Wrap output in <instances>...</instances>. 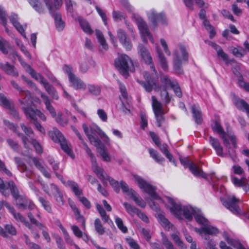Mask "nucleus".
Returning <instances> with one entry per match:
<instances>
[{
	"label": "nucleus",
	"mask_w": 249,
	"mask_h": 249,
	"mask_svg": "<svg viewBox=\"0 0 249 249\" xmlns=\"http://www.w3.org/2000/svg\"><path fill=\"white\" fill-rule=\"evenodd\" d=\"M168 202L171 205V213L177 217H180L182 215L188 220L191 221L193 215L195 219L196 215L198 216L199 218L203 216L199 210L195 209L190 205L181 206L180 204L176 203L171 198H168Z\"/></svg>",
	"instance_id": "nucleus-1"
},
{
	"label": "nucleus",
	"mask_w": 249,
	"mask_h": 249,
	"mask_svg": "<svg viewBox=\"0 0 249 249\" xmlns=\"http://www.w3.org/2000/svg\"><path fill=\"white\" fill-rule=\"evenodd\" d=\"M115 66L120 73L125 78L129 76L128 72L133 71L134 67L130 57L125 54L119 56L115 61Z\"/></svg>",
	"instance_id": "nucleus-2"
},
{
	"label": "nucleus",
	"mask_w": 249,
	"mask_h": 249,
	"mask_svg": "<svg viewBox=\"0 0 249 249\" xmlns=\"http://www.w3.org/2000/svg\"><path fill=\"white\" fill-rule=\"evenodd\" d=\"M135 182L138 185L139 187L150 195L153 199L161 200L160 197L156 193V188L145 179L137 175H133Z\"/></svg>",
	"instance_id": "nucleus-3"
},
{
	"label": "nucleus",
	"mask_w": 249,
	"mask_h": 249,
	"mask_svg": "<svg viewBox=\"0 0 249 249\" xmlns=\"http://www.w3.org/2000/svg\"><path fill=\"white\" fill-rule=\"evenodd\" d=\"M143 75L146 82L139 80H138L137 82L144 88L147 92H150L153 89L156 91L160 90V87L148 72L144 71Z\"/></svg>",
	"instance_id": "nucleus-4"
},
{
	"label": "nucleus",
	"mask_w": 249,
	"mask_h": 249,
	"mask_svg": "<svg viewBox=\"0 0 249 249\" xmlns=\"http://www.w3.org/2000/svg\"><path fill=\"white\" fill-rule=\"evenodd\" d=\"M67 185L71 189L74 195L78 197L79 201L87 209H89L91 208L90 203L86 197L80 196L83 195V191L79 188L78 184L74 181L68 180Z\"/></svg>",
	"instance_id": "nucleus-5"
},
{
	"label": "nucleus",
	"mask_w": 249,
	"mask_h": 249,
	"mask_svg": "<svg viewBox=\"0 0 249 249\" xmlns=\"http://www.w3.org/2000/svg\"><path fill=\"white\" fill-rule=\"evenodd\" d=\"M20 95H25L23 99H18V102L22 106V109L24 114L26 117H28V115L30 113L31 110L34 109L32 107V106L34 105V103L32 101L31 93L28 90H25L22 92Z\"/></svg>",
	"instance_id": "nucleus-6"
},
{
	"label": "nucleus",
	"mask_w": 249,
	"mask_h": 249,
	"mask_svg": "<svg viewBox=\"0 0 249 249\" xmlns=\"http://www.w3.org/2000/svg\"><path fill=\"white\" fill-rule=\"evenodd\" d=\"M138 54L141 57V60L145 64L150 65L153 72L157 75V72L153 63L152 58L147 49L142 44L138 45Z\"/></svg>",
	"instance_id": "nucleus-7"
},
{
	"label": "nucleus",
	"mask_w": 249,
	"mask_h": 249,
	"mask_svg": "<svg viewBox=\"0 0 249 249\" xmlns=\"http://www.w3.org/2000/svg\"><path fill=\"white\" fill-rule=\"evenodd\" d=\"M45 3L51 15L55 21V27L57 30L62 31L65 27V22L62 20L61 15L58 12H56L50 0H45Z\"/></svg>",
	"instance_id": "nucleus-8"
},
{
	"label": "nucleus",
	"mask_w": 249,
	"mask_h": 249,
	"mask_svg": "<svg viewBox=\"0 0 249 249\" xmlns=\"http://www.w3.org/2000/svg\"><path fill=\"white\" fill-rule=\"evenodd\" d=\"M0 104L4 108L8 109L9 114L16 120H20L18 112L15 108L14 103L8 100L2 94H0Z\"/></svg>",
	"instance_id": "nucleus-9"
},
{
	"label": "nucleus",
	"mask_w": 249,
	"mask_h": 249,
	"mask_svg": "<svg viewBox=\"0 0 249 249\" xmlns=\"http://www.w3.org/2000/svg\"><path fill=\"white\" fill-rule=\"evenodd\" d=\"M196 221L199 224L202 225L201 231L204 233L209 235H216L218 233L219 231L215 227L212 226L209 224L208 220L204 216L199 218L198 216L196 217Z\"/></svg>",
	"instance_id": "nucleus-10"
},
{
	"label": "nucleus",
	"mask_w": 249,
	"mask_h": 249,
	"mask_svg": "<svg viewBox=\"0 0 249 249\" xmlns=\"http://www.w3.org/2000/svg\"><path fill=\"white\" fill-rule=\"evenodd\" d=\"M148 18L155 28L158 26V21L163 25L167 24V20L163 13H157L153 10L148 14Z\"/></svg>",
	"instance_id": "nucleus-11"
},
{
	"label": "nucleus",
	"mask_w": 249,
	"mask_h": 249,
	"mask_svg": "<svg viewBox=\"0 0 249 249\" xmlns=\"http://www.w3.org/2000/svg\"><path fill=\"white\" fill-rule=\"evenodd\" d=\"M136 20L141 34L143 36H148L151 42H153L152 35L150 34L145 21L141 17L139 16L136 18Z\"/></svg>",
	"instance_id": "nucleus-12"
},
{
	"label": "nucleus",
	"mask_w": 249,
	"mask_h": 249,
	"mask_svg": "<svg viewBox=\"0 0 249 249\" xmlns=\"http://www.w3.org/2000/svg\"><path fill=\"white\" fill-rule=\"evenodd\" d=\"M238 200L233 196L232 198H228L227 200L223 202V205L229 210L234 213H239L240 210L237 204Z\"/></svg>",
	"instance_id": "nucleus-13"
},
{
	"label": "nucleus",
	"mask_w": 249,
	"mask_h": 249,
	"mask_svg": "<svg viewBox=\"0 0 249 249\" xmlns=\"http://www.w3.org/2000/svg\"><path fill=\"white\" fill-rule=\"evenodd\" d=\"M232 102L235 106L239 110H245L249 117V104L244 100L239 98L234 93H232Z\"/></svg>",
	"instance_id": "nucleus-14"
},
{
	"label": "nucleus",
	"mask_w": 249,
	"mask_h": 249,
	"mask_svg": "<svg viewBox=\"0 0 249 249\" xmlns=\"http://www.w3.org/2000/svg\"><path fill=\"white\" fill-rule=\"evenodd\" d=\"M95 147L97 148V152L103 161L106 162H110L111 161L108 150L105 145L102 143L101 140L99 142V145Z\"/></svg>",
	"instance_id": "nucleus-15"
},
{
	"label": "nucleus",
	"mask_w": 249,
	"mask_h": 249,
	"mask_svg": "<svg viewBox=\"0 0 249 249\" xmlns=\"http://www.w3.org/2000/svg\"><path fill=\"white\" fill-rule=\"evenodd\" d=\"M212 127L213 132L222 134L221 138L223 139L224 145L226 147L230 148L229 141L227 138L226 134L220 124L217 121H215L214 124L212 125Z\"/></svg>",
	"instance_id": "nucleus-16"
},
{
	"label": "nucleus",
	"mask_w": 249,
	"mask_h": 249,
	"mask_svg": "<svg viewBox=\"0 0 249 249\" xmlns=\"http://www.w3.org/2000/svg\"><path fill=\"white\" fill-rule=\"evenodd\" d=\"M89 157L90 158L91 161L92 163V168L93 171V172L96 174V175L98 176L99 178H103L104 177H105L104 175V170L102 168H100L98 164L97 163L96 159L94 155V154L92 153V152H90L87 154Z\"/></svg>",
	"instance_id": "nucleus-17"
},
{
	"label": "nucleus",
	"mask_w": 249,
	"mask_h": 249,
	"mask_svg": "<svg viewBox=\"0 0 249 249\" xmlns=\"http://www.w3.org/2000/svg\"><path fill=\"white\" fill-rule=\"evenodd\" d=\"M89 157L90 158L91 161L92 163V168L93 171V172L96 174V175L98 176L99 178H103L104 177H105L104 175V170L102 168H100L98 164L97 163L96 159L94 155V154L92 153V152H90L87 154Z\"/></svg>",
	"instance_id": "nucleus-18"
},
{
	"label": "nucleus",
	"mask_w": 249,
	"mask_h": 249,
	"mask_svg": "<svg viewBox=\"0 0 249 249\" xmlns=\"http://www.w3.org/2000/svg\"><path fill=\"white\" fill-rule=\"evenodd\" d=\"M117 37L120 42L122 44L124 47L128 50H130L132 48V45L129 41V39L127 38V35L125 32L122 29H119L117 32Z\"/></svg>",
	"instance_id": "nucleus-19"
},
{
	"label": "nucleus",
	"mask_w": 249,
	"mask_h": 249,
	"mask_svg": "<svg viewBox=\"0 0 249 249\" xmlns=\"http://www.w3.org/2000/svg\"><path fill=\"white\" fill-rule=\"evenodd\" d=\"M71 86L75 89L85 90L86 88L85 83L75 75L69 79Z\"/></svg>",
	"instance_id": "nucleus-20"
},
{
	"label": "nucleus",
	"mask_w": 249,
	"mask_h": 249,
	"mask_svg": "<svg viewBox=\"0 0 249 249\" xmlns=\"http://www.w3.org/2000/svg\"><path fill=\"white\" fill-rule=\"evenodd\" d=\"M241 63L236 64L232 68V71L235 76L238 77V84L239 86L241 88L243 85L246 83L244 81V78L242 74L240 73L241 67Z\"/></svg>",
	"instance_id": "nucleus-21"
},
{
	"label": "nucleus",
	"mask_w": 249,
	"mask_h": 249,
	"mask_svg": "<svg viewBox=\"0 0 249 249\" xmlns=\"http://www.w3.org/2000/svg\"><path fill=\"white\" fill-rule=\"evenodd\" d=\"M223 236L224 237L225 240L227 243L231 246L233 247L236 249H246L240 242L238 240H236L230 238L227 232L224 231L223 233Z\"/></svg>",
	"instance_id": "nucleus-22"
},
{
	"label": "nucleus",
	"mask_w": 249,
	"mask_h": 249,
	"mask_svg": "<svg viewBox=\"0 0 249 249\" xmlns=\"http://www.w3.org/2000/svg\"><path fill=\"white\" fill-rule=\"evenodd\" d=\"M82 127L85 132V134L87 136L90 142L93 144L94 146H97L99 145V142H100V140L95 137L94 135H92L90 131V129H89V127L86 124H82Z\"/></svg>",
	"instance_id": "nucleus-23"
},
{
	"label": "nucleus",
	"mask_w": 249,
	"mask_h": 249,
	"mask_svg": "<svg viewBox=\"0 0 249 249\" xmlns=\"http://www.w3.org/2000/svg\"><path fill=\"white\" fill-rule=\"evenodd\" d=\"M48 135L50 138L56 143H59L65 139L62 134L56 128H53V130L49 131Z\"/></svg>",
	"instance_id": "nucleus-24"
},
{
	"label": "nucleus",
	"mask_w": 249,
	"mask_h": 249,
	"mask_svg": "<svg viewBox=\"0 0 249 249\" xmlns=\"http://www.w3.org/2000/svg\"><path fill=\"white\" fill-rule=\"evenodd\" d=\"M0 68L7 74L13 76H18V71H16L14 66L7 62L5 64H0Z\"/></svg>",
	"instance_id": "nucleus-25"
},
{
	"label": "nucleus",
	"mask_w": 249,
	"mask_h": 249,
	"mask_svg": "<svg viewBox=\"0 0 249 249\" xmlns=\"http://www.w3.org/2000/svg\"><path fill=\"white\" fill-rule=\"evenodd\" d=\"M41 97L43 100V102L46 106L47 110L49 111L51 116L53 118L56 117V112L54 108L52 105L49 97L44 93H42L41 94Z\"/></svg>",
	"instance_id": "nucleus-26"
},
{
	"label": "nucleus",
	"mask_w": 249,
	"mask_h": 249,
	"mask_svg": "<svg viewBox=\"0 0 249 249\" xmlns=\"http://www.w3.org/2000/svg\"><path fill=\"white\" fill-rule=\"evenodd\" d=\"M174 69L176 72L178 74L183 73L182 68V61L176 52L174 53Z\"/></svg>",
	"instance_id": "nucleus-27"
},
{
	"label": "nucleus",
	"mask_w": 249,
	"mask_h": 249,
	"mask_svg": "<svg viewBox=\"0 0 249 249\" xmlns=\"http://www.w3.org/2000/svg\"><path fill=\"white\" fill-rule=\"evenodd\" d=\"M191 110L195 122L198 124H201L203 121V118L202 112L199 107H196V106L194 105L192 106Z\"/></svg>",
	"instance_id": "nucleus-28"
},
{
	"label": "nucleus",
	"mask_w": 249,
	"mask_h": 249,
	"mask_svg": "<svg viewBox=\"0 0 249 249\" xmlns=\"http://www.w3.org/2000/svg\"><path fill=\"white\" fill-rule=\"evenodd\" d=\"M209 142L215 149L216 154L219 156H223V148L221 146L219 141L217 139L210 136L209 138Z\"/></svg>",
	"instance_id": "nucleus-29"
},
{
	"label": "nucleus",
	"mask_w": 249,
	"mask_h": 249,
	"mask_svg": "<svg viewBox=\"0 0 249 249\" xmlns=\"http://www.w3.org/2000/svg\"><path fill=\"white\" fill-rule=\"evenodd\" d=\"M77 20L79 21L81 28L85 33L88 34H91L93 33L89 23L87 20L81 17H78Z\"/></svg>",
	"instance_id": "nucleus-30"
},
{
	"label": "nucleus",
	"mask_w": 249,
	"mask_h": 249,
	"mask_svg": "<svg viewBox=\"0 0 249 249\" xmlns=\"http://www.w3.org/2000/svg\"><path fill=\"white\" fill-rule=\"evenodd\" d=\"M10 189L11 194L14 199H17L19 197V192L16 186V184L13 181H10L8 182V186L7 187V191Z\"/></svg>",
	"instance_id": "nucleus-31"
},
{
	"label": "nucleus",
	"mask_w": 249,
	"mask_h": 249,
	"mask_svg": "<svg viewBox=\"0 0 249 249\" xmlns=\"http://www.w3.org/2000/svg\"><path fill=\"white\" fill-rule=\"evenodd\" d=\"M156 51L161 68L164 71H167L168 70V63L166 58L163 54L160 49L157 48Z\"/></svg>",
	"instance_id": "nucleus-32"
},
{
	"label": "nucleus",
	"mask_w": 249,
	"mask_h": 249,
	"mask_svg": "<svg viewBox=\"0 0 249 249\" xmlns=\"http://www.w3.org/2000/svg\"><path fill=\"white\" fill-rule=\"evenodd\" d=\"M32 160L36 167L43 174L45 177L47 178H51V174L47 171L44 167L42 165L41 163L38 161L36 158H32Z\"/></svg>",
	"instance_id": "nucleus-33"
},
{
	"label": "nucleus",
	"mask_w": 249,
	"mask_h": 249,
	"mask_svg": "<svg viewBox=\"0 0 249 249\" xmlns=\"http://www.w3.org/2000/svg\"><path fill=\"white\" fill-rule=\"evenodd\" d=\"M36 116H38L43 121L46 120L45 115L37 109H34L33 110H31V112L27 117L29 118L32 120H37Z\"/></svg>",
	"instance_id": "nucleus-34"
},
{
	"label": "nucleus",
	"mask_w": 249,
	"mask_h": 249,
	"mask_svg": "<svg viewBox=\"0 0 249 249\" xmlns=\"http://www.w3.org/2000/svg\"><path fill=\"white\" fill-rule=\"evenodd\" d=\"M60 144L62 149L72 159L74 158V155L71 149L69 146L68 142L65 138L63 140L59 142Z\"/></svg>",
	"instance_id": "nucleus-35"
},
{
	"label": "nucleus",
	"mask_w": 249,
	"mask_h": 249,
	"mask_svg": "<svg viewBox=\"0 0 249 249\" xmlns=\"http://www.w3.org/2000/svg\"><path fill=\"white\" fill-rule=\"evenodd\" d=\"M152 106L154 113L163 111L161 104L157 100L155 96L152 97Z\"/></svg>",
	"instance_id": "nucleus-36"
},
{
	"label": "nucleus",
	"mask_w": 249,
	"mask_h": 249,
	"mask_svg": "<svg viewBox=\"0 0 249 249\" xmlns=\"http://www.w3.org/2000/svg\"><path fill=\"white\" fill-rule=\"evenodd\" d=\"M120 186L123 193H125L127 195L131 197L136 192L131 188H129L128 185L124 181L120 182Z\"/></svg>",
	"instance_id": "nucleus-37"
},
{
	"label": "nucleus",
	"mask_w": 249,
	"mask_h": 249,
	"mask_svg": "<svg viewBox=\"0 0 249 249\" xmlns=\"http://www.w3.org/2000/svg\"><path fill=\"white\" fill-rule=\"evenodd\" d=\"M11 48L10 44L7 40L2 39L0 40V51L3 53L7 54L8 53V50Z\"/></svg>",
	"instance_id": "nucleus-38"
},
{
	"label": "nucleus",
	"mask_w": 249,
	"mask_h": 249,
	"mask_svg": "<svg viewBox=\"0 0 249 249\" xmlns=\"http://www.w3.org/2000/svg\"><path fill=\"white\" fill-rule=\"evenodd\" d=\"M159 218L160 220V224L167 230L173 227V225L169 222V221L162 214H159Z\"/></svg>",
	"instance_id": "nucleus-39"
},
{
	"label": "nucleus",
	"mask_w": 249,
	"mask_h": 249,
	"mask_svg": "<svg viewBox=\"0 0 249 249\" xmlns=\"http://www.w3.org/2000/svg\"><path fill=\"white\" fill-rule=\"evenodd\" d=\"M149 152L150 156L153 158L155 161L159 163H162L164 161V159L160 155H159L157 152L152 148H149Z\"/></svg>",
	"instance_id": "nucleus-40"
},
{
	"label": "nucleus",
	"mask_w": 249,
	"mask_h": 249,
	"mask_svg": "<svg viewBox=\"0 0 249 249\" xmlns=\"http://www.w3.org/2000/svg\"><path fill=\"white\" fill-rule=\"evenodd\" d=\"M190 171L196 176H200L204 178H207V175L202 170L198 169L196 166H194V165H192L190 167Z\"/></svg>",
	"instance_id": "nucleus-41"
},
{
	"label": "nucleus",
	"mask_w": 249,
	"mask_h": 249,
	"mask_svg": "<svg viewBox=\"0 0 249 249\" xmlns=\"http://www.w3.org/2000/svg\"><path fill=\"white\" fill-rule=\"evenodd\" d=\"M8 182H4L3 180L0 178V192L5 197H8L10 195L8 191H7Z\"/></svg>",
	"instance_id": "nucleus-42"
},
{
	"label": "nucleus",
	"mask_w": 249,
	"mask_h": 249,
	"mask_svg": "<svg viewBox=\"0 0 249 249\" xmlns=\"http://www.w3.org/2000/svg\"><path fill=\"white\" fill-rule=\"evenodd\" d=\"M16 201V205L19 209L22 210L23 208L26 207V202L27 199L22 195H20L17 199H15Z\"/></svg>",
	"instance_id": "nucleus-43"
},
{
	"label": "nucleus",
	"mask_w": 249,
	"mask_h": 249,
	"mask_svg": "<svg viewBox=\"0 0 249 249\" xmlns=\"http://www.w3.org/2000/svg\"><path fill=\"white\" fill-rule=\"evenodd\" d=\"M95 229L97 232L100 235H103L104 234L105 231L103 228L101 221L99 218H97L94 221Z\"/></svg>",
	"instance_id": "nucleus-44"
},
{
	"label": "nucleus",
	"mask_w": 249,
	"mask_h": 249,
	"mask_svg": "<svg viewBox=\"0 0 249 249\" xmlns=\"http://www.w3.org/2000/svg\"><path fill=\"white\" fill-rule=\"evenodd\" d=\"M45 89L53 99L56 100L58 99L59 96L57 92L52 85H49L48 87H46Z\"/></svg>",
	"instance_id": "nucleus-45"
},
{
	"label": "nucleus",
	"mask_w": 249,
	"mask_h": 249,
	"mask_svg": "<svg viewBox=\"0 0 249 249\" xmlns=\"http://www.w3.org/2000/svg\"><path fill=\"white\" fill-rule=\"evenodd\" d=\"M88 89L91 94L95 96L99 95L101 93V88L99 86L89 85Z\"/></svg>",
	"instance_id": "nucleus-46"
},
{
	"label": "nucleus",
	"mask_w": 249,
	"mask_h": 249,
	"mask_svg": "<svg viewBox=\"0 0 249 249\" xmlns=\"http://www.w3.org/2000/svg\"><path fill=\"white\" fill-rule=\"evenodd\" d=\"M30 142L33 145L36 152L38 154H41L43 152L42 147L39 142L35 139L32 138Z\"/></svg>",
	"instance_id": "nucleus-47"
},
{
	"label": "nucleus",
	"mask_w": 249,
	"mask_h": 249,
	"mask_svg": "<svg viewBox=\"0 0 249 249\" xmlns=\"http://www.w3.org/2000/svg\"><path fill=\"white\" fill-rule=\"evenodd\" d=\"M131 198H132L135 202L137 204V205L139 206L140 207L144 208L146 206V203L143 202L142 199L139 197V195L137 194H134L133 195H132L131 197Z\"/></svg>",
	"instance_id": "nucleus-48"
},
{
	"label": "nucleus",
	"mask_w": 249,
	"mask_h": 249,
	"mask_svg": "<svg viewBox=\"0 0 249 249\" xmlns=\"http://www.w3.org/2000/svg\"><path fill=\"white\" fill-rule=\"evenodd\" d=\"M39 201L41 203L42 206L43 207V208L48 212L50 213H52V207L49 203V202L44 199L42 197H39L38 198Z\"/></svg>",
	"instance_id": "nucleus-49"
},
{
	"label": "nucleus",
	"mask_w": 249,
	"mask_h": 249,
	"mask_svg": "<svg viewBox=\"0 0 249 249\" xmlns=\"http://www.w3.org/2000/svg\"><path fill=\"white\" fill-rule=\"evenodd\" d=\"M161 243L166 249H175L174 246L171 241L165 236H163Z\"/></svg>",
	"instance_id": "nucleus-50"
},
{
	"label": "nucleus",
	"mask_w": 249,
	"mask_h": 249,
	"mask_svg": "<svg viewBox=\"0 0 249 249\" xmlns=\"http://www.w3.org/2000/svg\"><path fill=\"white\" fill-rule=\"evenodd\" d=\"M115 222L118 228L123 232L126 233L128 231L127 227L123 224V221L121 218L117 217L115 218Z\"/></svg>",
	"instance_id": "nucleus-51"
},
{
	"label": "nucleus",
	"mask_w": 249,
	"mask_h": 249,
	"mask_svg": "<svg viewBox=\"0 0 249 249\" xmlns=\"http://www.w3.org/2000/svg\"><path fill=\"white\" fill-rule=\"evenodd\" d=\"M161 81L165 84L164 88H166L167 86H170V87L172 88L177 83V81L176 80L172 81L167 75L164 76L162 78H161Z\"/></svg>",
	"instance_id": "nucleus-52"
},
{
	"label": "nucleus",
	"mask_w": 249,
	"mask_h": 249,
	"mask_svg": "<svg viewBox=\"0 0 249 249\" xmlns=\"http://www.w3.org/2000/svg\"><path fill=\"white\" fill-rule=\"evenodd\" d=\"M5 232L7 234H9L11 235H16L17 234V230L15 227L12 224H6L4 226Z\"/></svg>",
	"instance_id": "nucleus-53"
},
{
	"label": "nucleus",
	"mask_w": 249,
	"mask_h": 249,
	"mask_svg": "<svg viewBox=\"0 0 249 249\" xmlns=\"http://www.w3.org/2000/svg\"><path fill=\"white\" fill-rule=\"evenodd\" d=\"M20 126L22 130L27 136L31 138V139L34 138V133L33 129L31 127H27L24 124H21Z\"/></svg>",
	"instance_id": "nucleus-54"
},
{
	"label": "nucleus",
	"mask_w": 249,
	"mask_h": 249,
	"mask_svg": "<svg viewBox=\"0 0 249 249\" xmlns=\"http://www.w3.org/2000/svg\"><path fill=\"white\" fill-rule=\"evenodd\" d=\"M108 181L112 186L114 191L117 193H119L120 190V187H121L120 182L119 183L118 181L115 180L113 178H111V179L108 178Z\"/></svg>",
	"instance_id": "nucleus-55"
},
{
	"label": "nucleus",
	"mask_w": 249,
	"mask_h": 249,
	"mask_svg": "<svg viewBox=\"0 0 249 249\" xmlns=\"http://www.w3.org/2000/svg\"><path fill=\"white\" fill-rule=\"evenodd\" d=\"M160 95L162 100L165 102L166 104H168L170 103L171 98L169 95V93L166 89V88H164L161 90Z\"/></svg>",
	"instance_id": "nucleus-56"
},
{
	"label": "nucleus",
	"mask_w": 249,
	"mask_h": 249,
	"mask_svg": "<svg viewBox=\"0 0 249 249\" xmlns=\"http://www.w3.org/2000/svg\"><path fill=\"white\" fill-rule=\"evenodd\" d=\"M123 205L125 207L126 211L130 214H135L137 212H138V208L127 202H124Z\"/></svg>",
	"instance_id": "nucleus-57"
},
{
	"label": "nucleus",
	"mask_w": 249,
	"mask_h": 249,
	"mask_svg": "<svg viewBox=\"0 0 249 249\" xmlns=\"http://www.w3.org/2000/svg\"><path fill=\"white\" fill-rule=\"evenodd\" d=\"M28 217L32 224L35 225L40 229H42L44 227V226L42 223L38 222L34 218V215L31 213H28Z\"/></svg>",
	"instance_id": "nucleus-58"
},
{
	"label": "nucleus",
	"mask_w": 249,
	"mask_h": 249,
	"mask_svg": "<svg viewBox=\"0 0 249 249\" xmlns=\"http://www.w3.org/2000/svg\"><path fill=\"white\" fill-rule=\"evenodd\" d=\"M171 237L174 242L180 248H183L184 244L180 240L179 236L177 233H173L171 235Z\"/></svg>",
	"instance_id": "nucleus-59"
},
{
	"label": "nucleus",
	"mask_w": 249,
	"mask_h": 249,
	"mask_svg": "<svg viewBox=\"0 0 249 249\" xmlns=\"http://www.w3.org/2000/svg\"><path fill=\"white\" fill-rule=\"evenodd\" d=\"M90 131L93 135L95 133H97L99 136L104 134V132L102 131L100 127L95 124L92 125V126L90 127Z\"/></svg>",
	"instance_id": "nucleus-60"
},
{
	"label": "nucleus",
	"mask_w": 249,
	"mask_h": 249,
	"mask_svg": "<svg viewBox=\"0 0 249 249\" xmlns=\"http://www.w3.org/2000/svg\"><path fill=\"white\" fill-rule=\"evenodd\" d=\"M112 16L115 21L121 20L122 19L124 18V14L119 11H113Z\"/></svg>",
	"instance_id": "nucleus-61"
},
{
	"label": "nucleus",
	"mask_w": 249,
	"mask_h": 249,
	"mask_svg": "<svg viewBox=\"0 0 249 249\" xmlns=\"http://www.w3.org/2000/svg\"><path fill=\"white\" fill-rule=\"evenodd\" d=\"M141 117V127L142 129H144L147 126V120L146 114L143 112H141L140 114Z\"/></svg>",
	"instance_id": "nucleus-62"
},
{
	"label": "nucleus",
	"mask_w": 249,
	"mask_h": 249,
	"mask_svg": "<svg viewBox=\"0 0 249 249\" xmlns=\"http://www.w3.org/2000/svg\"><path fill=\"white\" fill-rule=\"evenodd\" d=\"M155 116L158 123V126L160 127L161 124L162 123H163L164 121V117L163 115V111H161L160 112H157L155 113Z\"/></svg>",
	"instance_id": "nucleus-63"
},
{
	"label": "nucleus",
	"mask_w": 249,
	"mask_h": 249,
	"mask_svg": "<svg viewBox=\"0 0 249 249\" xmlns=\"http://www.w3.org/2000/svg\"><path fill=\"white\" fill-rule=\"evenodd\" d=\"M126 240L132 249H140L139 245L131 238H127Z\"/></svg>",
	"instance_id": "nucleus-64"
}]
</instances>
